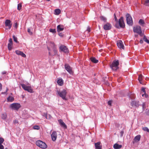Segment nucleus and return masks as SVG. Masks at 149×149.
Wrapping results in <instances>:
<instances>
[{"label":"nucleus","mask_w":149,"mask_h":149,"mask_svg":"<svg viewBox=\"0 0 149 149\" xmlns=\"http://www.w3.org/2000/svg\"><path fill=\"white\" fill-rule=\"evenodd\" d=\"M22 52L19 50H16L15 51L16 53L18 55H20Z\"/></svg>","instance_id":"obj_38"},{"label":"nucleus","mask_w":149,"mask_h":149,"mask_svg":"<svg viewBox=\"0 0 149 149\" xmlns=\"http://www.w3.org/2000/svg\"><path fill=\"white\" fill-rule=\"evenodd\" d=\"M20 55L22 57H26V55L23 53L22 52Z\"/></svg>","instance_id":"obj_42"},{"label":"nucleus","mask_w":149,"mask_h":149,"mask_svg":"<svg viewBox=\"0 0 149 149\" xmlns=\"http://www.w3.org/2000/svg\"><path fill=\"white\" fill-rule=\"evenodd\" d=\"M14 123H17L18 121L16 120H15L14 121Z\"/></svg>","instance_id":"obj_52"},{"label":"nucleus","mask_w":149,"mask_h":149,"mask_svg":"<svg viewBox=\"0 0 149 149\" xmlns=\"http://www.w3.org/2000/svg\"><path fill=\"white\" fill-rule=\"evenodd\" d=\"M49 31L52 33H55L56 32V29H50L49 30Z\"/></svg>","instance_id":"obj_35"},{"label":"nucleus","mask_w":149,"mask_h":149,"mask_svg":"<svg viewBox=\"0 0 149 149\" xmlns=\"http://www.w3.org/2000/svg\"><path fill=\"white\" fill-rule=\"evenodd\" d=\"M7 117V114L6 113L3 114L2 115L1 117L3 119H6Z\"/></svg>","instance_id":"obj_29"},{"label":"nucleus","mask_w":149,"mask_h":149,"mask_svg":"<svg viewBox=\"0 0 149 149\" xmlns=\"http://www.w3.org/2000/svg\"><path fill=\"white\" fill-rule=\"evenodd\" d=\"M53 52H54V54H52L50 53V52H49V55L53 56V55H55L57 53V50L56 49L55 47L54 48H53Z\"/></svg>","instance_id":"obj_27"},{"label":"nucleus","mask_w":149,"mask_h":149,"mask_svg":"<svg viewBox=\"0 0 149 149\" xmlns=\"http://www.w3.org/2000/svg\"><path fill=\"white\" fill-rule=\"evenodd\" d=\"M87 31L88 32H89L91 31L90 28L89 26L88 27Z\"/></svg>","instance_id":"obj_47"},{"label":"nucleus","mask_w":149,"mask_h":149,"mask_svg":"<svg viewBox=\"0 0 149 149\" xmlns=\"http://www.w3.org/2000/svg\"><path fill=\"white\" fill-rule=\"evenodd\" d=\"M6 71H4L3 72H2V74H6Z\"/></svg>","instance_id":"obj_51"},{"label":"nucleus","mask_w":149,"mask_h":149,"mask_svg":"<svg viewBox=\"0 0 149 149\" xmlns=\"http://www.w3.org/2000/svg\"><path fill=\"white\" fill-rule=\"evenodd\" d=\"M13 44L8 43V47L9 50H10L12 49Z\"/></svg>","instance_id":"obj_28"},{"label":"nucleus","mask_w":149,"mask_h":149,"mask_svg":"<svg viewBox=\"0 0 149 149\" xmlns=\"http://www.w3.org/2000/svg\"><path fill=\"white\" fill-rule=\"evenodd\" d=\"M139 24L142 26H143L145 24V23L144 20L141 19L139 20Z\"/></svg>","instance_id":"obj_24"},{"label":"nucleus","mask_w":149,"mask_h":149,"mask_svg":"<svg viewBox=\"0 0 149 149\" xmlns=\"http://www.w3.org/2000/svg\"><path fill=\"white\" fill-rule=\"evenodd\" d=\"M5 26L8 27L9 29H10L12 25V23L9 19H6L5 22Z\"/></svg>","instance_id":"obj_9"},{"label":"nucleus","mask_w":149,"mask_h":149,"mask_svg":"<svg viewBox=\"0 0 149 149\" xmlns=\"http://www.w3.org/2000/svg\"><path fill=\"white\" fill-rule=\"evenodd\" d=\"M126 20L127 24L130 25H132L133 24V21L132 17L128 13L126 15Z\"/></svg>","instance_id":"obj_7"},{"label":"nucleus","mask_w":149,"mask_h":149,"mask_svg":"<svg viewBox=\"0 0 149 149\" xmlns=\"http://www.w3.org/2000/svg\"><path fill=\"white\" fill-rule=\"evenodd\" d=\"M114 16L115 20L116 22V23H117L118 22V19L115 14H114Z\"/></svg>","instance_id":"obj_43"},{"label":"nucleus","mask_w":149,"mask_h":149,"mask_svg":"<svg viewBox=\"0 0 149 149\" xmlns=\"http://www.w3.org/2000/svg\"><path fill=\"white\" fill-rule=\"evenodd\" d=\"M37 146L42 149H46L47 147L46 144L44 142L40 140L37 141L36 142Z\"/></svg>","instance_id":"obj_3"},{"label":"nucleus","mask_w":149,"mask_h":149,"mask_svg":"<svg viewBox=\"0 0 149 149\" xmlns=\"http://www.w3.org/2000/svg\"><path fill=\"white\" fill-rule=\"evenodd\" d=\"M115 27L118 29L124 28L125 25L123 17H121L119 19L118 22L116 23L115 25Z\"/></svg>","instance_id":"obj_1"},{"label":"nucleus","mask_w":149,"mask_h":149,"mask_svg":"<svg viewBox=\"0 0 149 149\" xmlns=\"http://www.w3.org/2000/svg\"><path fill=\"white\" fill-rule=\"evenodd\" d=\"M57 133L56 131H54L51 134L52 140L53 141H55L57 138Z\"/></svg>","instance_id":"obj_14"},{"label":"nucleus","mask_w":149,"mask_h":149,"mask_svg":"<svg viewBox=\"0 0 149 149\" xmlns=\"http://www.w3.org/2000/svg\"><path fill=\"white\" fill-rule=\"evenodd\" d=\"M57 83L60 86H62L63 84V81L62 79H59L57 81Z\"/></svg>","instance_id":"obj_22"},{"label":"nucleus","mask_w":149,"mask_h":149,"mask_svg":"<svg viewBox=\"0 0 149 149\" xmlns=\"http://www.w3.org/2000/svg\"><path fill=\"white\" fill-rule=\"evenodd\" d=\"M21 86L24 90L30 93H32L33 92V90L30 85L27 86L24 84H22Z\"/></svg>","instance_id":"obj_5"},{"label":"nucleus","mask_w":149,"mask_h":149,"mask_svg":"<svg viewBox=\"0 0 149 149\" xmlns=\"http://www.w3.org/2000/svg\"><path fill=\"white\" fill-rule=\"evenodd\" d=\"M143 79V76L141 74L139 75V77L138 78V80L139 81L140 83L141 84H142L141 81H142Z\"/></svg>","instance_id":"obj_25"},{"label":"nucleus","mask_w":149,"mask_h":149,"mask_svg":"<svg viewBox=\"0 0 149 149\" xmlns=\"http://www.w3.org/2000/svg\"><path fill=\"white\" fill-rule=\"evenodd\" d=\"M61 10L59 9H56L55 10L54 14L56 15H59L61 13Z\"/></svg>","instance_id":"obj_23"},{"label":"nucleus","mask_w":149,"mask_h":149,"mask_svg":"<svg viewBox=\"0 0 149 149\" xmlns=\"http://www.w3.org/2000/svg\"><path fill=\"white\" fill-rule=\"evenodd\" d=\"M141 91L143 92V93H144V94H142V96H143L144 95H146V91L145 90V88L142 87L141 88Z\"/></svg>","instance_id":"obj_33"},{"label":"nucleus","mask_w":149,"mask_h":149,"mask_svg":"<svg viewBox=\"0 0 149 149\" xmlns=\"http://www.w3.org/2000/svg\"><path fill=\"white\" fill-rule=\"evenodd\" d=\"M7 101L8 102H12L14 101V98L11 96H9L7 98Z\"/></svg>","instance_id":"obj_26"},{"label":"nucleus","mask_w":149,"mask_h":149,"mask_svg":"<svg viewBox=\"0 0 149 149\" xmlns=\"http://www.w3.org/2000/svg\"><path fill=\"white\" fill-rule=\"evenodd\" d=\"M112 102V101L111 100L109 101L108 102V105H109L110 106H111V103Z\"/></svg>","instance_id":"obj_45"},{"label":"nucleus","mask_w":149,"mask_h":149,"mask_svg":"<svg viewBox=\"0 0 149 149\" xmlns=\"http://www.w3.org/2000/svg\"><path fill=\"white\" fill-rule=\"evenodd\" d=\"M21 107L20 104L18 103H14L10 105V108L12 109L16 110H18Z\"/></svg>","instance_id":"obj_6"},{"label":"nucleus","mask_w":149,"mask_h":149,"mask_svg":"<svg viewBox=\"0 0 149 149\" xmlns=\"http://www.w3.org/2000/svg\"><path fill=\"white\" fill-rule=\"evenodd\" d=\"M133 31L135 33H136L139 35H141L142 33L141 28L139 26L134 27L133 28Z\"/></svg>","instance_id":"obj_8"},{"label":"nucleus","mask_w":149,"mask_h":149,"mask_svg":"<svg viewBox=\"0 0 149 149\" xmlns=\"http://www.w3.org/2000/svg\"><path fill=\"white\" fill-rule=\"evenodd\" d=\"M9 43L13 44L12 40V39L11 38H10L9 39Z\"/></svg>","instance_id":"obj_49"},{"label":"nucleus","mask_w":149,"mask_h":149,"mask_svg":"<svg viewBox=\"0 0 149 149\" xmlns=\"http://www.w3.org/2000/svg\"><path fill=\"white\" fill-rule=\"evenodd\" d=\"M33 129L34 130H38L40 129V127L38 125H35L33 127Z\"/></svg>","instance_id":"obj_32"},{"label":"nucleus","mask_w":149,"mask_h":149,"mask_svg":"<svg viewBox=\"0 0 149 149\" xmlns=\"http://www.w3.org/2000/svg\"><path fill=\"white\" fill-rule=\"evenodd\" d=\"M95 149H102V145L100 142H98L95 143Z\"/></svg>","instance_id":"obj_16"},{"label":"nucleus","mask_w":149,"mask_h":149,"mask_svg":"<svg viewBox=\"0 0 149 149\" xmlns=\"http://www.w3.org/2000/svg\"><path fill=\"white\" fill-rule=\"evenodd\" d=\"M143 39L144 41L148 43H149V40H148L146 38L145 36H144L143 37Z\"/></svg>","instance_id":"obj_37"},{"label":"nucleus","mask_w":149,"mask_h":149,"mask_svg":"<svg viewBox=\"0 0 149 149\" xmlns=\"http://www.w3.org/2000/svg\"><path fill=\"white\" fill-rule=\"evenodd\" d=\"M59 49L61 51L65 53H67L68 52V50L65 46L61 45Z\"/></svg>","instance_id":"obj_13"},{"label":"nucleus","mask_w":149,"mask_h":149,"mask_svg":"<svg viewBox=\"0 0 149 149\" xmlns=\"http://www.w3.org/2000/svg\"><path fill=\"white\" fill-rule=\"evenodd\" d=\"M18 25V24L17 22H16L14 24V27L17 29Z\"/></svg>","instance_id":"obj_44"},{"label":"nucleus","mask_w":149,"mask_h":149,"mask_svg":"<svg viewBox=\"0 0 149 149\" xmlns=\"http://www.w3.org/2000/svg\"><path fill=\"white\" fill-rule=\"evenodd\" d=\"M57 31L58 32L62 31L64 30L63 26L62 25H58L57 26Z\"/></svg>","instance_id":"obj_19"},{"label":"nucleus","mask_w":149,"mask_h":149,"mask_svg":"<svg viewBox=\"0 0 149 149\" xmlns=\"http://www.w3.org/2000/svg\"><path fill=\"white\" fill-rule=\"evenodd\" d=\"M22 5L21 3H19L18 4V6H17V9L18 10H20L22 8Z\"/></svg>","instance_id":"obj_31"},{"label":"nucleus","mask_w":149,"mask_h":149,"mask_svg":"<svg viewBox=\"0 0 149 149\" xmlns=\"http://www.w3.org/2000/svg\"><path fill=\"white\" fill-rule=\"evenodd\" d=\"M2 87V85H1V84L0 83V91L1 90Z\"/></svg>","instance_id":"obj_55"},{"label":"nucleus","mask_w":149,"mask_h":149,"mask_svg":"<svg viewBox=\"0 0 149 149\" xmlns=\"http://www.w3.org/2000/svg\"><path fill=\"white\" fill-rule=\"evenodd\" d=\"M13 38L14 41H15L16 43L19 42L17 40V39L16 37L15 36H13Z\"/></svg>","instance_id":"obj_36"},{"label":"nucleus","mask_w":149,"mask_h":149,"mask_svg":"<svg viewBox=\"0 0 149 149\" xmlns=\"http://www.w3.org/2000/svg\"><path fill=\"white\" fill-rule=\"evenodd\" d=\"M57 93L60 97H61L63 100H66V96L67 92L66 90L63 89L62 91H57Z\"/></svg>","instance_id":"obj_4"},{"label":"nucleus","mask_w":149,"mask_h":149,"mask_svg":"<svg viewBox=\"0 0 149 149\" xmlns=\"http://www.w3.org/2000/svg\"><path fill=\"white\" fill-rule=\"evenodd\" d=\"M50 0H47V1H49Z\"/></svg>","instance_id":"obj_56"},{"label":"nucleus","mask_w":149,"mask_h":149,"mask_svg":"<svg viewBox=\"0 0 149 149\" xmlns=\"http://www.w3.org/2000/svg\"><path fill=\"white\" fill-rule=\"evenodd\" d=\"M90 59L92 62L93 63H97L98 62V61L95 57H91Z\"/></svg>","instance_id":"obj_21"},{"label":"nucleus","mask_w":149,"mask_h":149,"mask_svg":"<svg viewBox=\"0 0 149 149\" xmlns=\"http://www.w3.org/2000/svg\"><path fill=\"white\" fill-rule=\"evenodd\" d=\"M122 80V78L121 77H120L118 79V82H120Z\"/></svg>","instance_id":"obj_50"},{"label":"nucleus","mask_w":149,"mask_h":149,"mask_svg":"<svg viewBox=\"0 0 149 149\" xmlns=\"http://www.w3.org/2000/svg\"><path fill=\"white\" fill-rule=\"evenodd\" d=\"M141 138V136L138 135L136 136L132 141V143L133 144H134L135 143L138 142L140 140Z\"/></svg>","instance_id":"obj_15"},{"label":"nucleus","mask_w":149,"mask_h":149,"mask_svg":"<svg viewBox=\"0 0 149 149\" xmlns=\"http://www.w3.org/2000/svg\"><path fill=\"white\" fill-rule=\"evenodd\" d=\"M113 147L114 149H119L122 147V145H119L118 143H116L113 145Z\"/></svg>","instance_id":"obj_20"},{"label":"nucleus","mask_w":149,"mask_h":149,"mask_svg":"<svg viewBox=\"0 0 149 149\" xmlns=\"http://www.w3.org/2000/svg\"><path fill=\"white\" fill-rule=\"evenodd\" d=\"M4 141V139L2 137H0V144H2Z\"/></svg>","instance_id":"obj_40"},{"label":"nucleus","mask_w":149,"mask_h":149,"mask_svg":"<svg viewBox=\"0 0 149 149\" xmlns=\"http://www.w3.org/2000/svg\"><path fill=\"white\" fill-rule=\"evenodd\" d=\"M145 5L146 6H149V0H146L145 1Z\"/></svg>","instance_id":"obj_34"},{"label":"nucleus","mask_w":149,"mask_h":149,"mask_svg":"<svg viewBox=\"0 0 149 149\" xmlns=\"http://www.w3.org/2000/svg\"><path fill=\"white\" fill-rule=\"evenodd\" d=\"M111 28V24L109 23H107L103 26L104 29L106 30L110 29Z\"/></svg>","instance_id":"obj_12"},{"label":"nucleus","mask_w":149,"mask_h":149,"mask_svg":"<svg viewBox=\"0 0 149 149\" xmlns=\"http://www.w3.org/2000/svg\"><path fill=\"white\" fill-rule=\"evenodd\" d=\"M58 121L60 125L62 127H63L64 129H67V126L64 123L63 121L61 119L59 120H58Z\"/></svg>","instance_id":"obj_17"},{"label":"nucleus","mask_w":149,"mask_h":149,"mask_svg":"<svg viewBox=\"0 0 149 149\" xmlns=\"http://www.w3.org/2000/svg\"><path fill=\"white\" fill-rule=\"evenodd\" d=\"M59 35L62 37L63 36V34L62 33H59Z\"/></svg>","instance_id":"obj_48"},{"label":"nucleus","mask_w":149,"mask_h":149,"mask_svg":"<svg viewBox=\"0 0 149 149\" xmlns=\"http://www.w3.org/2000/svg\"><path fill=\"white\" fill-rule=\"evenodd\" d=\"M49 47H48L47 48L49 51H50V48H52V49L54 48L55 47V45L54 42H50L49 43Z\"/></svg>","instance_id":"obj_18"},{"label":"nucleus","mask_w":149,"mask_h":149,"mask_svg":"<svg viewBox=\"0 0 149 149\" xmlns=\"http://www.w3.org/2000/svg\"><path fill=\"white\" fill-rule=\"evenodd\" d=\"M117 44L119 48L120 49H124V46L122 40H118L117 41Z\"/></svg>","instance_id":"obj_11"},{"label":"nucleus","mask_w":149,"mask_h":149,"mask_svg":"<svg viewBox=\"0 0 149 149\" xmlns=\"http://www.w3.org/2000/svg\"><path fill=\"white\" fill-rule=\"evenodd\" d=\"M140 42L141 43H143V40H142V39H141L140 40Z\"/></svg>","instance_id":"obj_54"},{"label":"nucleus","mask_w":149,"mask_h":149,"mask_svg":"<svg viewBox=\"0 0 149 149\" xmlns=\"http://www.w3.org/2000/svg\"><path fill=\"white\" fill-rule=\"evenodd\" d=\"M65 67L66 70L70 74H72L73 72L72 68L69 66L68 64H65Z\"/></svg>","instance_id":"obj_10"},{"label":"nucleus","mask_w":149,"mask_h":149,"mask_svg":"<svg viewBox=\"0 0 149 149\" xmlns=\"http://www.w3.org/2000/svg\"><path fill=\"white\" fill-rule=\"evenodd\" d=\"M143 130L145 131H146L149 132V129L147 127H144L143 128Z\"/></svg>","instance_id":"obj_41"},{"label":"nucleus","mask_w":149,"mask_h":149,"mask_svg":"<svg viewBox=\"0 0 149 149\" xmlns=\"http://www.w3.org/2000/svg\"><path fill=\"white\" fill-rule=\"evenodd\" d=\"M28 32L30 35H32L33 34V33L31 31L30 29L28 28Z\"/></svg>","instance_id":"obj_39"},{"label":"nucleus","mask_w":149,"mask_h":149,"mask_svg":"<svg viewBox=\"0 0 149 149\" xmlns=\"http://www.w3.org/2000/svg\"><path fill=\"white\" fill-rule=\"evenodd\" d=\"M4 147L2 144H0V149H3Z\"/></svg>","instance_id":"obj_46"},{"label":"nucleus","mask_w":149,"mask_h":149,"mask_svg":"<svg viewBox=\"0 0 149 149\" xmlns=\"http://www.w3.org/2000/svg\"><path fill=\"white\" fill-rule=\"evenodd\" d=\"M121 132H123H123H122V131H121Z\"/></svg>","instance_id":"obj_57"},{"label":"nucleus","mask_w":149,"mask_h":149,"mask_svg":"<svg viewBox=\"0 0 149 149\" xmlns=\"http://www.w3.org/2000/svg\"><path fill=\"white\" fill-rule=\"evenodd\" d=\"M119 62L118 60L114 61L110 66L111 68L114 70H116L118 68Z\"/></svg>","instance_id":"obj_2"},{"label":"nucleus","mask_w":149,"mask_h":149,"mask_svg":"<svg viewBox=\"0 0 149 149\" xmlns=\"http://www.w3.org/2000/svg\"><path fill=\"white\" fill-rule=\"evenodd\" d=\"M101 20L103 21L104 22H106L107 20V19L104 17L103 16L100 17Z\"/></svg>","instance_id":"obj_30"},{"label":"nucleus","mask_w":149,"mask_h":149,"mask_svg":"<svg viewBox=\"0 0 149 149\" xmlns=\"http://www.w3.org/2000/svg\"><path fill=\"white\" fill-rule=\"evenodd\" d=\"M146 113L148 115H149V110H148L146 112Z\"/></svg>","instance_id":"obj_53"}]
</instances>
